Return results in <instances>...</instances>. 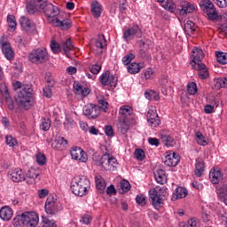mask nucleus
<instances>
[{"label": "nucleus", "instance_id": "bb28decb", "mask_svg": "<svg viewBox=\"0 0 227 227\" xmlns=\"http://www.w3.org/2000/svg\"><path fill=\"white\" fill-rule=\"evenodd\" d=\"M154 177L158 184H160V185H164L166 182H168V178L166 177V171L164 169H158L154 172Z\"/></svg>", "mask_w": 227, "mask_h": 227}, {"label": "nucleus", "instance_id": "4d7b16f0", "mask_svg": "<svg viewBox=\"0 0 227 227\" xmlns=\"http://www.w3.org/2000/svg\"><path fill=\"white\" fill-rule=\"evenodd\" d=\"M139 49H150V40L142 39L137 41Z\"/></svg>", "mask_w": 227, "mask_h": 227}, {"label": "nucleus", "instance_id": "cd10ccee", "mask_svg": "<svg viewBox=\"0 0 227 227\" xmlns=\"http://www.w3.org/2000/svg\"><path fill=\"white\" fill-rule=\"evenodd\" d=\"M52 24H54L57 27H61V29H70L72 27V21L68 20H59L58 18L52 20Z\"/></svg>", "mask_w": 227, "mask_h": 227}, {"label": "nucleus", "instance_id": "f3484780", "mask_svg": "<svg viewBox=\"0 0 227 227\" xmlns=\"http://www.w3.org/2000/svg\"><path fill=\"white\" fill-rule=\"evenodd\" d=\"M70 155L74 160H78V162H88V154L78 146L71 148Z\"/></svg>", "mask_w": 227, "mask_h": 227}, {"label": "nucleus", "instance_id": "c85d7f7f", "mask_svg": "<svg viewBox=\"0 0 227 227\" xmlns=\"http://www.w3.org/2000/svg\"><path fill=\"white\" fill-rule=\"evenodd\" d=\"M196 176H201L203 173H205V161L201 159H197L195 163V170Z\"/></svg>", "mask_w": 227, "mask_h": 227}, {"label": "nucleus", "instance_id": "20e7f679", "mask_svg": "<svg viewBox=\"0 0 227 227\" xmlns=\"http://www.w3.org/2000/svg\"><path fill=\"white\" fill-rule=\"evenodd\" d=\"M28 59L31 63L35 65H43L49 61V53L45 48H37L33 50L29 55Z\"/></svg>", "mask_w": 227, "mask_h": 227}, {"label": "nucleus", "instance_id": "e2e57ef3", "mask_svg": "<svg viewBox=\"0 0 227 227\" xmlns=\"http://www.w3.org/2000/svg\"><path fill=\"white\" fill-rule=\"evenodd\" d=\"M139 56H140L143 59H150V58H152V56L150 55V53H148V49H140V50H139Z\"/></svg>", "mask_w": 227, "mask_h": 227}, {"label": "nucleus", "instance_id": "052dcab7", "mask_svg": "<svg viewBox=\"0 0 227 227\" xmlns=\"http://www.w3.org/2000/svg\"><path fill=\"white\" fill-rule=\"evenodd\" d=\"M36 162L40 165V166H43V164H45V162H47V158L45 157V154L43 153H38L36 155Z\"/></svg>", "mask_w": 227, "mask_h": 227}, {"label": "nucleus", "instance_id": "b1692460", "mask_svg": "<svg viewBox=\"0 0 227 227\" xmlns=\"http://www.w3.org/2000/svg\"><path fill=\"white\" fill-rule=\"evenodd\" d=\"M157 3H160V4L164 8L165 10H168V12H170V13H175L176 11V4L173 3L171 0H156Z\"/></svg>", "mask_w": 227, "mask_h": 227}, {"label": "nucleus", "instance_id": "58836bf2", "mask_svg": "<svg viewBox=\"0 0 227 227\" xmlns=\"http://www.w3.org/2000/svg\"><path fill=\"white\" fill-rule=\"evenodd\" d=\"M195 137L198 145H200L201 146H207V145H208V142H207L205 137L200 131L196 132Z\"/></svg>", "mask_w": 227, "mask_h": 227}, {"label": "nucleus", "instance_id": "f704fd0d", "mask_svg": "<svg viewBox=\"0 0 227 227\" xmlns=\"http://www.w3.org/2000/svg\"><path fill=\"white\" fill-rule=\"evenodd\" d=\"M61 47L67 57L68 52H70V51H74V44H72V40L70 39H67L66 40V42L61 43Z\"/></svg>", "mask_w": 227, "mask_h": 227}, {"label": "nucleus", "instance_id": "c03bdc74", "mask_svg": "<svg viewBox=\"0 0 227 227\" xmlns=\"http://www.w3.org/2000/svg\"><path fill=\"white\" fill-rule=\"evenodd\" d=\"M218 198L220 201H223L224 205H227V187L222 188L218 193Z\"/></svg>", "mask_w": 227, "mask_h": 227}, {"label": "nucleus", "instance_id": "bf43d9fd", "mask_svg": "<svg viewBox=\"0 0 227 227\" xmlns=\"http://www.w3.org/2000/svg\"><path fill=\"white\" fill-rule=\"evenodd\" d=\"M109 106V103H107V101H106L105 99H100L98 100V109H102V111H104L105 113H107V106Z\"/></svg>", "mask_w": 227, "mask_h": 227}, {"label": "nucleus", "instance_id": "f03ea898", "mask_svg": "<svg viewBox=\"0 0 227 227\" xmlns=\"http://www.w3.org/2000/svg\"><path fill=\"white\" fill-rule=\"evenodd\" d=\"M91 184L90 183L88 177L84 176H77L73 178L71 182V191L75 196H86L88 191H90Z\"/></svg>", "mask_w": 227, "mask_h": 227}, {"label": "nucleus", "instance_id": "9b49d317", "mask_svg": "<svg viewBox=\"0 0 227 227\" xmlns=\"http://www.w3.org/2000/svg\"><path fill=\"white\" fill-rule=\"evenodd\" d=\"M20 24L22 29H24V31H26V33L28 35H36L38 33L36 30V24L26 16H22L20 19Z\"/></svg>", "mask_w": 227, "mask_h": 227}, {"label": "nucleus", "instance_id": "6ab92c4d", "mask_svg": "<svg viewBox=\"0 0 227 227\" xmlns=\"http://www.w3.org/2000/svg\"><path fill=\"white\" fill-rule=\"evenodd\" d=\"M177 10L179 11L180 15H187L188 13H193V12H196V5L191 4V2L181 1Z\"/></svg>", "mask_w": 227, "mask_h": 227}, {"label": "nucleus", "instance_id": "2eb2a0df", "mask_svg": "<svg viewBox=\"0 0 227 227\" xmlns=\"http://www.w3.org/2000/svg\"><path fill=\"white\" fill-rule=\"evenodd\" d=\"M162 160L165 166L175 168V166H178V162H180V155L169 151L165 153V158H163Z\"/></svg>", "mask_w": 227, "mask_h": 227}, {"label": "nucleus", "instance_id": "4468645a", "mask_svg": "<svg viewBox=\"0 0 227 227\" xmlns=\"http://www.w3.org/2000/svg\"><path fill=\"white\" fill-rule=\"evenodd\" d=\"M83 114L89 118V120H95L100 116V109L95 104H87L83 107Z\"/></svg>", "mask_w": 227, "mask_h": 227}, {"label": "nucleus", "instance_id": "ea45409f", "mask_svg": "<svg viewBox=\"0 0 227 227\" xmlns=\"http://www.w3.org/2000/svg\"><path fill=\"white\" fill-rule=\"evenodd\" d=\"M41 224L43 227H57L56 222L54 220H51L45 216L42 217Z\"/></svg>", "mask_w": 227, "mask_h": 227}, {"label": "nucleus", "instance_id": "69168bd1", "mask_svg": "<svg viewBox=\"0 0 227 227\" xmlns=\"http://www.w3.org/2000/svg\"><path fill=\"white\" fill-rule=\"evenodd\" d=\"M149 125H151L152 127H159V125H160V118H154V119H150L149 121H147Z\"/></svg>", "mask_w": 227, "mask_h": 227}, {"label": "nucleus", "instance_id": "c756f323", "mask_svg": "<svg viewBox=\"0 0 227 227\" xmlns=\"http://www.w3.org/2000/svg\"><path fill=\"white\" fill-rule=\"evenodd\" d=\"M91 13L95 19H98L102 15V4L97 1L92 2Z\"/></svg>", "mask_w": 227, "mask_h": 227}, {"label": "nucleus", "instance_id": "72a5a7b5", "mask_svg": "<svg viewBox=\"0 0 227 227\" xmlns=\"http://www.w3.org/2000/svg\"><path fill=\"white\" fill-rule=\"evenodd\" d=\"M215 90H221V88H227V78H215L214 80Z\"/></svg>", "mask_w": 227, "mask_h": 227}, {"label": "nucleus", "instance_id": "39448f33", "mask_svg": "<svg viewBox=\"0 0 227 227\" xmlns=\"http://www.w3.org/2000/svg\"><path fill=\"white\" fill-rule=\"evenodd\" d=\"M200 6L208 20H217L219 19V12L212 0H202Z\"/></svg>", "mask_w": 227, "mask_h": 227}, {"label": "nucleus", "instance_id": "774afa93", "mask_svg": "<svg viewBox=\"0 0 227 227\" xmlns=\"http://www.w3.org/2000/svg\"><path fill=\"white\" fill-rule=\"evenodd\" d=\"M105 133L108 137H113V136H114V129H113V126H106Z\"/></svg>", "mask_w": 227, "mask_h": 227}, {"label": "nucleus", "instance_id": "a18cd8bd", "mask_svg": "<svg viewBox=\"0 0 227 227\" xmlns=\"http://www.w3.org/2000/svg\"><path fill=\"white\" fill-rule=\"evenodd\" d=\"M187 91L190 95H196V93H198V85H196V82H189L187 85Z\"/></svg>", "mask_w": 227, "mask_h": 227}, {"label": "nucleus", "instance_id": "0e129e2a", "mask_svg": "<svg viewBox=\"0 0 227 227\" xmlns=\"http://www.w3.org/2000/svg\"><path fill=\"white\" fill-rule=\"evenodd\" d=\"M136 201L137 205H140L141 207H145V205H146V198H145V195H137Z\"/></svg>", "mask_w": 227, "mask_h": 227}, {"label": "nucleus", "instance_id": "7ed1b4c3", "mask_svg": "<svg viewBox=\"0 0 227 227\" xmlns=\"http://www.w3.org/2000/svg\"><path fill=\"white\" fill-rule=\"evenodd\" d=\"M149 196L154 208L160 210L164 205L162 196H166V189L157 186L149 191Z\"/></svg>", "mask_w": 227, "mask_h": 227}, {"label": "nucleus", "instance_id": "c9c22d12", "mask_svg": "<svg viewBox=\"0 0 227 227\" xmlns=\"http://www.w3.org/2000/svg\"><path fill=\"white\" fill-rule=\"evenodd\" d=\"M194 31H196V24H194V22H192V20H188L184 24V32L186 33V35H192Z\"/></svg>", "mask_w": 227, "mask_h": 227}, {"label": "nucleus", "instance_id": "49530a36", "mask_svg": "<svg viewBox=\"0 0 227 227\" xmlns=\"http://www.w3.org/2000/svg\"><path fill=\"white\" fill-rule=\"evenodd\" d=\"M7 22L9 27H11L13 31L17 28V20H15V16L8 15L7 16Z\"/></svg>", "mask_w": 227, "mask_h": 227}, {"label": "nucleus", "instance_id": "37998d69", "mask_svg": "<svg viewBox=\"0 0 227 227\" xmlns=\"http://www.w3.org/2000/svg\"><path fill=\"white\" fill-rule=\"evenodd\" d=\"M39 176H40V173L38 172V170L32 168L28 170V172L27 173V179L32 180V182H35V179L38 178Z\"/></svg>", "mask_w": 227, "mask_h": 227}, {"label": "nucleus", "instance_id": "a211bd4d", "mask_svg": "<svg viewBox=\"0 0 227 227\" xmlns=\"http://www.w3.org/2000/svg\"><path fill=\"white\" fill-rule=\"evenodd\" d=\"M203 58H205V52H203V50L199 48H194L191 55L192 67H198V65H203V63H201V61H203Z\"/></svg>", "mask_w": 227, "mask_h": 227}, {"label": "nucleus", "instance_id": "3c124183", "mask_svg": "<svg viewBox=\"0 0 227 227\" xmlns=\"http://www.w3.org/2000/svg\"><path fill=\"white\" fill-rule=\"evenodd\" d=\"M5 143L8 146H17V138L13 137L12 135H7L5 137Z\"/></svg>", "mask_w": 227, "mask_h": 227}, {"label": "nucleus", "instance_id": "4c0bfd02", "mask_svg": "<svg viewBox=\"0 0 227 227\" xmlns=\"http://www.w3.org/2000/svg\"><path fill=\"white\" fill-rule=\"evenodd\" d=\"M95 182H96L97 189L98 191L104 192L106 187V180H104V178H102V176H96Z\"/></svg>", "mask_w": 227, "mask_h": 227}, {"label": "nucleus", "instance_id": "680f3d73", "mask_svg": "<svg viewBox=\"0 0 227 227\" xmlns=\"http://www.w3.org/2000/svg\"><path fill=\"white\" fill-rule=\"evenodd\" d=\"M134 155L137 160H143L145 159V151L143 149H136Z\"/></svg>", "mask_w": 227, "mask_h": 227}, {"label": "nucleus", "instance_id": "9d476101", "mask_svg": "<svg viewBox=\"0 0 227 227\" xmlns=\"http://www.w3.org/2000/svg\"><path fill=\"white\" fill-rule=\"evenodd\" d=\"M143 31L137 25H133L131 27L123 31V39L125 42H130L134 38H141Z\"/></svg>", "mask_w": 227, "mask_h": 227}, {"label": "nucleus", "instance_id": "aec40b11", "mask_svg": "<svg viewBox=\"0 0 227 227\" xmlns=\"http://www.w3.org/2000/svg\"><path fill=\"white\" fill-rule=\"evenodd\" d=\"M9 177L12 182H24L26 180V175L22 171V169H14L12 171H9Z\"/></svg>", "mask_w": 227, "mask_h": 227}, {"label": "nucleus", "instance_id": "423d86ee", "mask_svg": "<svg viewBox=\"0 0 227 227\" xmlns=\"http://www.w3.org/2000/svg\"><path fill=\"white\" fill-rule=\"evenodd\" d=\"M31 91H33L32 89H22L18 92V96L16 97L17 104L26 111L31 107V99L33 98V93Z\"/></svg>", "mask_w": 227, "mask_h": 227}, {"label": "nucleus", "instance_id": "1a4fd4ad", "mask_svg": "<svg viewBox=\"0 0 227 227\" xmlns=\"http://www.w3.org/2000/svg\"><path fill=\"white\" fill-rule=\"evenodd\" d=\"M39 10H42L48 19H54L59 15V9L49 2H43L39 5Z\"/></svg>", "mask_w": 227, "mask_h": 227}, {"label": "nucleus", "instance_id": "a878e982", "mask_svg": "<svg viewBox=\"0 0 227 227\" xmlns=\"http://www.w3.org/2000/svg\"><path fill=\"white\" fill-rule=\"evenodd\" d=\"M0 217L3 221H10L13 217V210L10 207L4 206L0 209Z\"/></svg>", "mask_w": 227, "mask_h": 227}, {"label": "nucleus", "instance_id": "8fccbe9b", "mask_svg": "<svg viewBox=\"0 0 227 227\" xmlns=\"http://www.w3.org/2000/svg\"><path fill=\"white\" fill-rule=\"evenodd\" d=\"M51 49L54 54H59V52H61V44L59 45L58 42L52 40L51 43Z\"/></svg>", "mask_w": 227, "mask_h": 227}, {"label": "nucleus", "instance_id": "412c9836", "mask_svg": "<svg viewBox=\"0 0 227 227\" xmlns=\"http://www.w3.org/2000/svg\"><path fill=\"white\" fill-rule=\"evenodd\" d=\"M74 90L76 95H82V97H88L90 95V88L88 85H82L79 82L74 83Z\"/></svg>", "mask_w": 227, "mask_h": 227}, {"label": "nucleus", "instance_id": "393cba45", "mask_svg": "<svg viewBox=\"0 0 227 227\" xmlns=\"http://www.w3.org/2000/svg\"><path fill=\"white\" fill-rule=\"evenodd\" d=\"M193 70H198V75L200 79H208V69L205 64H198L192 67Z\"/></svg>", "mask_w": 227, "mask_h": 227}, {"label": "nucleus", "instance_id": "5701e85b", "mask_svg": "<svg viewBox=\"0 0 227 227\" xmlns=\"http://www.w3.org/2000/svg\"><path fill=\"white\" fill-rule=\"evenodd\" d=\"M209 178L214 184H219L223 180V174L219 168H212L209 172Z\"/></svg>", "mask_w": 227, "mask_h": 227}, {"label": "nucleus", "instance_id": "a19ab883", "mask_svg": "<svg viewBox=\"0 0 227 227\" xmlns=\"http://www.w3.org/2000/svg\"><path fill=\"white\" fill-rule=\"evenodd\" d=\"M187 196V189L184 187H177L176 189V200H182Z\"/></svg>", "mask_w": 227, "mask_h": 227}, {"label": "nucleus", "instance_id": "338daca9", "mask_svg": "<svg viewBox=\"0 0 227 227\" xmlns=\"http://www.w3.org/2000/svg\"><path fill=\"white\" fill-rule=\"evenodd\" d=\"M187 227H200V222L196 218H192L188 220Z\"/></svg>", "mask_w": 227, "mask_h": 227}, {"label": "nucleus", "instance_id": "de8ad7c7", "mask_svg": "<svg viewBox=\"0 0 227 227\" xmlns=\"http://www.w3.org/2000/svg\"><path fill=\"white\" fill-rule=\"evenodd\" d=\"M145 97L148 100H152V98H154V100H159V98H160V96H159V94L155 92V90H150V92L145 91Z\"/></svg>", "mask_w": 227, "mask_h": 227}, {"label": "nucleus", "instance_id": "4be33fe9", "mask_svg": "<svg viewBox=\"0 0 227 227\" xmlns=\"http://www.w3.org/2000/svg\"><path fill=\"white\" fill-rule=\"evenodd\" d=\"M52 148L54 150H66L67 146H68V141L65 139V137H59L54 142L51 144Z\"/></svg>", "mask_w": 227, "mask_h": 227}, {"label": "nucleus", "instance_id": "7c9ffc66", "mask_svg": "<svg viewBox=\"0 0 227 227\" xmlns=\"http://www.w3.org/2000/svg\"><path fill=\"white\" fill-rule=\"evenodd\" d=\"M160 138L165 146H173L175 145V139L166 131H161Z\"/></svg>", "mask_w": 227, "mask_h": 227}, {"label": "nucleus", "instance_id": "f257e3e1", "mask_svg": "<svg viewBox=\"0 0 227 227\" xmlns=\"http://www.w3.org/2000/svg\"><path fill=\"white\" fill-rule=\"evenodd\" d=\"M39 217L35 212H25L18 215L12 221L16 227H36L38 226Z\"/></svg>", "mask_w": 227, "mask_h": 227}, {"label": "nucleus", "instance_id": "864d4df0", "mask_svg": "<svg viewBox=\"0 0 227 227\" xmlns=\"http://www.w3.org/2000/svg\"><path fill=\"white\" fill-rule=\"evenodd\" d=\"M90 72L93 74L94 75H97V74H100V70H102V66L98 64H93L89 67Z\"/></svg>", "mask_w": 227, "mask_h": 227}, {"label": "nucleus", "instance_id": "5fc2aeb1", "mask_svg": "<svg viewBox=\"0 0 227 227\" xmlns=\"http://www.w3.org/2000/svg\"><path fill=\"white\" fill-rule=\"evenodd\" d=\"M155 118H159V114H157V109L155 107H152L147 113V121Z\"/></svg>", "mask_w": 227, "mask_h": 227}, {"label": "nucleus", "instance_id": "2f4dec72", "mask_svg": "<svg viewBox=\"0 0 227 227\" xmlns=\"http://www.w3.org/2000/svg\"><path fill=\"white\" fill-rule=\"evenodd\" d=\"M117 129L120 134L125 136V134H127L129 130H130V124H129L127 121L123 120L117 124Z\"/></svg>", "mask_w": 227, "mask_h": 227}, {"label": "nucleus", "instance_id": "6e6d98bb", "mask_svg": "<svg viewBox=\"0 0 227 227\" xmlns=\"http://www.w3.org/2000/svg\"><path fill=\"white\" fill-rule=\"evenodd\" d=\"M40 128L44 132H47V130H49V129H51V120L43 119Z\"/></svg>", "mask_w": 227, "mask_h": 227}, {"label": "nucleus", "instance_id": "dca6fc26", "mask_svg": "<svg viewBox=\"0 0 227 227\" xmlns=\"http://www.w3.org/2000/svg\"><path fill=\"white\" fill-rule=\"evenodd\" d=\"M45 212L49 215H56L59 212V206L54 197H49L44 206Z\"/></svg>", "mask_w": 227, "mask_h": 227}, {"label": "nucleus", "instance_id": "13d9d810", "mask_svg": "<svg viewBox=\"0 0 227 227\" xmlns=\"http://www.w3.org/2000/svg\"><path fill=\"white\" fill-rule=\"evenodd\" d=\"M136 59V55L133 53H129L122 58L123 65H129L132 59Z\"/></svg>", "mask_w": 227, "mask_h": 227}, {"label": "nucleus", "instance_id": "6e6552de", "mask_svg": "<svg viewBox=\"0 0 227 227\" xmlns=\"http://www.w3.org/2000/svg\"><path fill=\"white\" fill-rule=\"evenodd\" d=\"M107 49V40L106 39V35H98V37L95 39V43L92 45V52L95 56H102L104 54V51Z\"/></svg>", "mask_w": 227, "mask_h": 227}, {"label": "nucleus", "instance_id": "ddd939ff", "mask_svg": "<svg viewBox=\"0 0 227 227\" xmlns=\"http://www.w3.org/2000/svg\"><path fill=\"white\" fill-rule=\"evenodd\" d=\"M99 81L103 86H110L111 88H116V84H118V79L114 75H111L110 71L103 73Z\"/></svg>", "mask_w": 227, "mask_h": 227}, {"label": "nucleus", "instance_id": "473e14b6", "mask_svg": "<svg viewBox=\"0 0 227 227\" xmlns=\"http://www.w3.org/2000/svg\"><path fill=\"white\" fill-rule=\"evenodd\" d=\"M145 65L133 62L128 66L129 74H139L141 72V68H143Z\"/></svg>", "mask_w": 227, "mask_h": 227}, {"label": "nucleus", "instance_id": "f8f14e48", "mask_svg": "<svg viewBox=\"0 0 227 227\" xmlns=\"http://www.w3.org/2000/svg\"><path fill=\"white\" fill-rule=\"evenodd\" d=\"M0 47L6 59L12 61V59L15 58V53L13 52V49H12V44L10 43V42H8V39H6L5 37H1Z\"/></svg>", "mask_w": 227, "mask_h": 227}, {"label": "nucleus", "instance_id": "e433bc0d", "mask_svg": "<svg viewBox=\"0 0 227 227\" xmlns=\"http://www.w3.org/2000/svg\"><path fill=\"white\" fill-rule=\"evenodd\" d=\"M216 61L221 65H227V53L223 51H215Z\"/></svg>", "mask_w": 227, "mask_h": 227}, {"label": "nucleus", "instance_id": "09e8293b", "mask_svg": "<svg viewBox=\"0 0 227 227\" xmlns=\"http://www.w3.org/2000/svg\"><path fill=\"white\" fill-rule=\"evenodd\" d=\"M120 189L122 192H129L130 191V183L127 180H121L120 183Z\"/></svg>", "mask_w": 227, "mask_h": 227}, {"label": "nucleus", "instance_id": "79ce46f5", "mask_svg": "<svg viewBox=\"0 0 227 227\" xmlns=\"http://www.w3.org/2000/svg\"><path fill=\"white\" fill-rule=\"evenodd\" d=\"M120 114L127 118V116H130L132 114V107L130 106H123L120 108Z\"/></svg>", "mask_w": 227, "mask_h": 227}, {"label": "nucleus", "instance_id": "0eeeda50", "mask_svg": "<svg viewBox=\"0 0 227 227\" xmlns=\"http://www.w3.org/2000/svg\"><path fill=\"white\" fill-rule=\"evenodd\" d=\"M96 164L97 166H102L106 171H114L118 168V160L111 154L106 153Z\"/></svg>", "mask_w": 227, "mask_h": 227}, {"label": "nucleus", "instance_id": "603ef678", "mask_svg": "<svg viewBox=\"0 0 227 227\" xmlns=\"http://www.w3.org/2000/svg\"><path fill=\"white\" fill-rule=\"evenodd\" d=\"M27 12L30 13V15H33L36 13L37 10H40V6L35 5V4L33 3H28L27 4Z\"/></svg>", "mask_w": 227, "mask_h": 227}]
</instances>
